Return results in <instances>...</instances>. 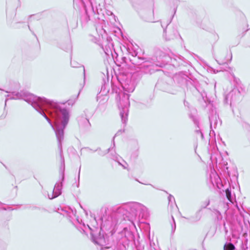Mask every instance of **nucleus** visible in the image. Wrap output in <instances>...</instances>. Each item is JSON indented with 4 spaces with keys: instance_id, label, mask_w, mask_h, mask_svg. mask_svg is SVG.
<instances>
[{
    "instance_id": "25",
    "label": "nucleus",
    "mask_w": 250,
    "mask_h": 250,
    "mask_svg": "<svg viewBox=\"0 0 250 250\" xmlns=\"http://www.w3.org/2000/svg\"><path fill=\"white\" fill-rule=\"evenodd\" d=\"M84 121L86 122H88V120L87 119H86V118L84 119Z\"/></svg>"
},
{
    "instance_id": "23",
    "label": "nucleus",
    "mask_w": 250,
    "mask_h": 250,
    "mask_svg": "<svg viewBox=\"0 0 250 250\" xmlns=\"http://www.w3.org/2000/svg\"><path fill=\"white\" fill-rule=\"evenodd\" d=\"M119 164H120V165H122V167H124V168H126V167H125V165H123V164H121L120 163H119Z\"/></svg>"
},
{
    "instance_id": "5",
    "label": "nucleus",
    "mask_w": 250,
    "mask_h": 250,
    "mask_svg": "<svg viewBox=\"0 0 250 250\" xmlns=\"http://www.w3.org/2000/svg\"><path fill=\"white\" fill-rule=\"evenodd\" d=\"M64 180V173L63 172L62 174V182L57 183L54 187L52 194L51 195H48V197L49 199H52L55 198L57 197L59 195H60L62 193V182Z\"/></svg>"
},
{
    "instance_id": "26",
    "label": "nucleus",
    "mask_w": 250,
    "mask_h": 250,
    "mask_svg": "<svg viewBox=\"0 0 250 250\" xmlns=\"http://www.w3.org/2000/svg\"><path fill=\"white\" fill-rule=\"evenodd\" d=\"M83 73L84 74L85 73V69H84V67L83 68Z\"/></svg>"
},
{
    "instance_id": "21",
    "label": "nucleus",
    "mask_w": 250,
    "mask_h": 250,
    "mask_svg": "<svg viewBox=\"0 0 250 250\" xmlns=\"http://www.w3.org/2000/svg\"><path fill=\"white\" fill-rule=\"evenodd\" d=\"M164 37L166 36V30L165 28H164Z\"/></svg>"
},
{
    "instance_id": "29",
    "label": "nucleus",
    "mask_w": 250,
    "mask_h": 250,
    "mask_svg": "<svg viewBox=\"0 0 250 250\" xmlns=\"http://www.w3.org/2000/svg\"><path fill=\"white\" fill-rule=\"evenodd\" d=\"M139 59H141V60H144V58H138Z\"/></svg>"
},
{
    "instance_id": "20",
    "label": "nucleus",
    "mask_w": 250,
    "mask_h": 250,
    "mask_svg": "<svg viewBox=\"0 0 250 250\" xmlns=\"http://www.w3.org/2000/svg\"><path fill=\"white\" fill-rule=\"evenodd\" d=\"M119 132H118L117 134H116L115 135V136L113 137V146H114H114H115V142H114V138H115V136L117 135V134L118 133H119Z\"/></svg>"
},
{
    "instance_id": "1",
    "label": "nucleus",
    "mask_w": 250,
    "mask_h": 250,
    "mask_svg": "<svg viewBox=\"0 0 250 250\" xmlns=\"http://www.w3.org/2000/svg\"><path fill=\"white\" fill-rule=\"evenodd\" d=\"M10 99H22L43 115L54 130L59 148L62 149V142L64 138V129L69 119V111L64 104H59L45 98L37 97L26 91L12 92Z\"/></svg>"
},
{
    "instance_id": "13",
    "label": "nucleus",
    "mask_w": 250,
    "mask_h": 250,
    "mask_svg": "<svg viewBox=\"0 0 250 250\" xmlns=\"http://www.w3.org/2000/svg\"><path fill=\"white\" fill-rule=\"evenodd\" d=\"M237 92L238 95L240 94L239 92L237 89H233L226 97V99H228L229 98H233L232 95L233 93Z\"/></svg>"
},
{
    "instance_id": "4",
    "label": "nucleus",
    "mask_w": 250,
    "mask_h": 250,
    "mask_svg": "<svg viewBox=\"0 0 250 250\" xmlns=\"http://www.w3.org/2000/svg\"><path fill=\"white\" fill-rule=\"evenodd\" d=\"M210 121V127L212 131L213 129H215L218 126H220L221 122L220 120L218 115L217 114L216 111H212L211 114L209 117Z\"/></svg>"
},
{
    "instance_id": "10",
    "label": "nucleus",
    "mask_w": 250,
    "mask_h": 250,
    "mask_svg": "<svg viewBox=\"0 0 250 250\" xmlns=\"http://www.w3.org/2000/svg\"><path fill=\"white\" fill-rule=\"evenodd\" d=\"M93 240L95 243L101 246H103L104 243H105L104 239L102 237H99L97 239H94Z\"/></svg>"
},
{
    "instance_id": "27",
    "label": "nucleus",
    "mask_w": 250,
    "mask_h": 250,
    "mask_svg": "<svg viewBox=\"0 0 250 250\" xmlns=\"http://www.w3.org/2000/svg\"><path fill=\"white\" fill-rule=\"evenodd\" d=\"M72 213H73V214H75V213H76V210H75L74 212H73V210H72Z\"/></svg>"
},
{
    "instance_id": "16",
    "label": "nucleus",
    "mask_w": 250,
    "mask_h": 250,
    "mask_svg": "<svg viewBox=\"0 0 250 250\" xmlns=\"http://www.w3.org/2000/svg\"><path fill=\"white\" fill-rule=\"evenodd\" d=\"M168 202H169V205H170V203H172V202H175V199L173 196L171 195H169L168 197Z\"/></svg>"
},
{
    "instance_id": "7",
    "label": "nucleus",
    "mask_w": 250,
    "mask_h": 250,
    "mask_svg": "<svg viewBox=\"0 0 250 250\" xmlns=\"http://www.w3.org/2000/svg\"><path fill=\"white\" fill-rule=\"evenodd\" d=\"M149 244L147 246L148 250H158L159 247L157 242L156 243L150 239V234L148 235Z\"/></svg>"
},
{
    "instance_id": "17",
    "label": "nucleus",
    "mask_w": 250,
    "mask_h": 250,
    "mask_svg": "<svg viewBox=\"0 0 250 250\" xmlns=\"http://www.w3.org/2000/svg\"><path fill=\"white\" fill-rule=\"evenodd\" d=\"M87 228H88L89 229H91L88 225H87V226H86L85 225L83 224V230L84 232L86 230Z\"/></svg>"
},
{
    "instance_id": "18",
    "label": "nucleus",
    "mask_w": 250,
    "mask_h": 250,
    "mask_svg": "<svg viewBox=\"0 0 250 250\" xmlns=\"http://www.w3.org/2000/svg\"><path fill=\"white\" fill-rule=\"evenodd\" d=\"M196 132H197V133H200V134L201 137V138L203 139V133L201 132V131L200 130H196Z\"/></svg>"
},
{
    "instance_id": "30",
    "label": "nucleus",
    "mask_w": 250,
    "mask_h": 250,
    "mask_svg": "<svg viewBox=\"0 0 250 250\" xmlns=\"http://www.w3.org/2000/svg\"><path fill=\"white\" fill-rule=\"evenodd\" d=\"M110 149H111V148H108V151H109L110 150Z\"/></svg>"
},
{
    "instance_id": "9",
    "label": "nucleus",
    "mask_w": 250,
    "mask_h": 250,
    "mask_svg": "<svg viewBox=\"0 0 250 250\" xmlns=\"http://www.w3.org/2000/svg\"><path fill=\"white\" fill-rule=\"evenodd\" d=\"M226 195L229 201L233 203V199L231 195V191L229 188L226 190Z\"/></svg>"
},
{
    "instance_id": "15",
    "label": "nucleus",
    "mask_w": 250,
    "mask_h": 250,
    "mask_svg": "<svg viewBox=\"0 0 250 250\" xmlns=\"http://www.w3.org/2000/svg\"><path fill=\"white\" fill-rule=\"evenodd\" d=\"M202 216V214L201 213V212L200 211L196 212V213L195 215V219L194 221H198L200 220Z\"/></svg>"
},
{
    "instance_id": "19",
    "label": "nucleus",
    "mask_w": 250,
    "mask_h": 250,
    "mask_svg": "<svg viewBox=\"0 0 250 250\" xmlns=\"http://www.w3.org/2000/svg\"><path fill=\"white\" fill-rule=\"evenodd\" d=\"M174 36H170V37H168V38L166 37V40H170L173 39Z\"/></svg>"
},
{
    "instance_id": "12",
    "label": "nucleus",
    "mask_w": 250,
    "mask_h": 250,
    "mask_svg": "<svg viewBox=\"0 0 250 250\" xmlns=\"http://www.w3.org/2000/svg\"><path fill=\"white\" fill-rule=\"evenodd\" d=\"M242 126L243 128L247 131H250V125L247 122H243L242 123Z\"/></svg>"
},
{
    "instance_id": "24",
    "label": "nucleus",
    "mask_w": 250,
    "mask_h": 250,
    "mask_svg": "<svg viewBox=\"0 0 250 250\" xmlns=\"http://www.w3.org/2000/svg\"><path fill=\"white\" fill-rule=\"evenodd\" d=\"M170 21H167V26L170 23Z\"/></svg>"
},
{
    "instance_id": "11",
    "label": "nucleus",
    "mask_w": 250,
    "mask_h": 250,
    "mask_svg": "<svg viewBox=\"0 0 250 250\" xmlns=\"http://www.w3.org/2000/svg\"><path fill=\"white\" fill-rule=\"evenodd\" d=\"M234 246L231 243L225 244L224 247V250H234Z\"/></svg>"
},
{
    "instance_id": "2",
    "label": "nucleus",
    "mask_w": 250,
    "mask_h": 250,
    "mask_svg": "<svg viewBox=\"0 0 250 250\" xmlns=\"http://www.w3.org/2000/svg\"><path fill=\"white\" fill-rule=\"evenodd\" d=\"M125 210L132 214L129 220L134 226V219H135L138 215L139 217L142 218H146L148 215L147 208L143 204L138 202L125 203L119 207L117 211L121 213Z\"/></svg>"
},
{
    "instance_id": "14",
    "label": "nucleus",
    "mask_w": 250,
    "mask_h": 250,
    "mask_svg": "<svg viewBox=\"0 0 250 250\" xmlns=\"http://www.w3.org/2000/svg\"><path fill=\"white\" fill-rule=\"evenodd\" d=\"M172 223L171 224V233H173L176 229V223L173 217L172 216Z\"/></svg>"
},
{
    "instance_id": "22",
    "label": "nucleus",
    "mask_w": 250,
    "mask_h": 250,
    "mask_svg": "<svg viewBox=\"0 0 250 250\" xmlns=\"http://www.w3.org/2000/svg\"><path fill=\"white\" fill-rule=\"evenodd\" d=\"M71 64L72 66V67H77V66H76V65H74V64H73V63L72 62H71Z\"/></svg>"
},
{
    "instance_id": "3",
    "label": "nucleus",
    "mask_w": 250,
    "mask_h": 250,
    "mask_svg": "<svg viewBox=\"0 0 250 250\" xmlns=\"http://www.w3.org/2000/svg\"><path fill=\"white\" fill-rule=\"evenodd\" d=\"M129 94L125 92L119 91L117 94L116 99L118 102V105L120 110V115L121 117L122 121L123 123H126L127 120L128 113V107L130 105L129 101Z\"/></svg>"
},
{
    "instance_id": "8",
    "label": "nucleus",
    "mask_w": 250,
    "mask_h": 250,
    "mask_svg": "<svg viewBox=\"0 0 250 250\" xmlns=\"http://www.w3.org/2000/svg\"><path fill=\"white\" fill-rule=\"evenodd\" d=\"M101 249L102 250H125V247L123 245H120L114 249L110 247H105L104 249L102 248Z\"/></svg>"
},
{
    "instance_id": "31",
    "label": "nucleus",
    "mask_w": 250,
    "mask_h": 250,
    "mask_svg": "<svg viewBox=\"0 0 250 250\" xmlns=\"http://www.w3.org/2000/svg\"><path fill=\"white\" fill-rule=\"evenodd\" d=\"M7 100H8L7 99H6V100H5V104L6 103V102H7Z\"/></svg>"
},
{
    "instance_id": "28",
    "label": "nucleus",
    "mask_w": 250,
    "mask_h": 250,
    "mask_svg": "<svg viewBox=\"0 0 250 250\" xmlns=\"http://www.w3.org/2000/svg\"><path fill=\"white\" fill-rule=\"evenodd\" d=\"M161 26L164 28V26H163V23H161Z\"/></svg>"
},
{
    "instance_id": "6",
    "label": "nucleus",
    "mask_w": 250,
    "mask_h": 250,
    "mask_svg": "<svg viewBox=\"0 0 250 250\" xmlns=\"http://www.w3.org/2000/svg\"><path fill=\"white\" fill-rule=\"evenodd\" d=\"M121 83L125 92L131 93L135 89L134 82L132 81L130 79L127 78L121 82Z\"/></svg>"
}]
</instances>
